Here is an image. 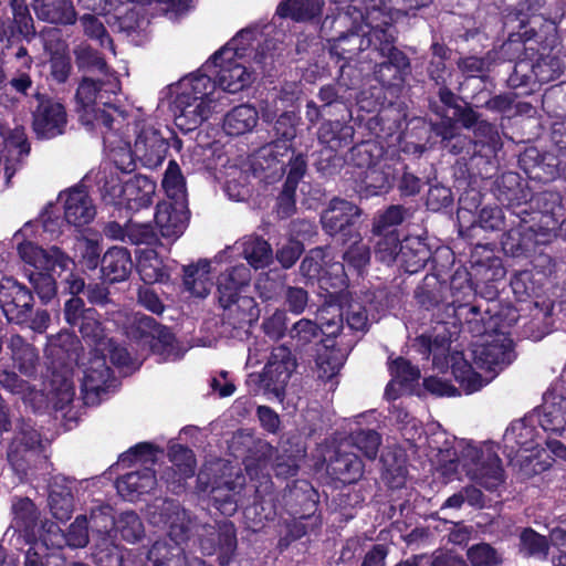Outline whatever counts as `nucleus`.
Returning <instances> with one entry per match:
<instances>
[{"label": "nucleus", "instance_id": "obj_47", "mask_svg": "<svg viewBox=\"0 0 566 566\" xmlns=\"http://www.w3.org/2000/svg\"><path fill=\"white\" fill-rule=\"evenodd\" d=\"M355 129L345 120H325L317 130V138L323 147L338 151L353 144Z\"/></svg>", "mask_w": 566, "mask_h": 566}, {"label": "nucleus", "instance_id": "obj_14", "mask_svg": "<svg viewBox=\"0 0 566 566\" xmlns=\"http://www.w3.org/2000/svg\"><path fill=\"white\" fill-rule=\"evenodd\" d=\"M451 305L454 316L467 327L474 316L481 315L483 304L475 300V280L467 269H458L450 280Z\"/></svg>", "mask_w": 566, "mask_h": 566}, {"label": "nucleus", "instance_id": "obj_27", "mask_svg": "<svg viewBox=\"0 0 566 566\" xmlns=\"http://www.w3.org/2000/svg\"><path fill=\"white\" fill-rule=\"evenodd\" d=\"M114 379L104 357L95 356L84 370L82 392L85 405H98Z\"/></svg>", "mask_w": 566, "mask_h": 566}, {"label": "nucleus", "instance_id": "obj_38", "mask_svg": "<svg viewBox=\"0 0 566 566\" xmlns=\"http://www.w3.org/2000/svg\"><path fill=\"white\" fill-rule=\"evenodd\" d=\"M76 486L74 479L57 474L49 484V506L52 515L60 521L71 517L74 509L73 490Z\"/></svg>", "mask_w": 566, "mask_h": 566}, {"label": "nucleus", "instance_id": "obj_12", "mask_svg": "<svg viewBox=\"0 0 566 566\" xmlns=\"http://www.w3.org/2000/svg\"><path fill=\"white\" fill-rule=\"evenodd\" d=\"M36 106L32 111V127L38 137L51 139L64 134L67 114L64 105L52 97L35 92Z\"/></svg>", "mask_w": 566, "mask_h": 566}, {"label": "nucleus", "instance_id": "obj_23", "mask_svg": "<svg viewBox=\"0 0 566 566\" xmlns=\"http://www.w3.org/2000/svg\"><path fill=\"white\" fill-rule=\"evenodd\" d=\"M533 35H528L522 43L524 56L528 57L536 84H546L557 80L564 70L563 60L553 52L552 48L542 49L532 45Z\"/></svg>", "mask_w": 566, "mask_h": 566}, {"label": "nucleus", "instance_id": "obj_11", "mask_svg": "<svg viewBox=\"0 0 566 566\" xmlns=\"http://www.w3.org/2000/svg\"><path fill=\"white\" fill-rule=\"evenodd\" d=\"M465 458L470 459L473 468L470 470L472 479L488 491H495L504 483V469L502 460L493 443L483 448L469 447Z\"/></svg>", "mask_w": 566, "mask_h": 566}, {"label": "nucleus", "instance_id": "obj_9", "mask_svg": "<svg viewBox=\"0 0 566 566\" xmlns=\"http://www.w3.org/2000/svg\"><path fill=\"white\" fill-rule=\"evenodd\" d=\"M518 318V310L512 303L503 301L490 303L488 307L482 308L481 315L470 319L468 331L475 337L491 335L510 337V328L517 323Z\"/></svg>", "mask_w": 566, "mask_h": 566}, {"label": "nucleus", "instance_id": "obj_28", "mask_svg": "<svg viewBox=\"0 0 566 566\" xmlns=\"http://www.w3.org/2000/svg\"><path fill=\"white\" fill-rule=\"evenodd\" d=\"M559 161L551 154H541L536 148H527L518 158V166L531 181L547 185L558 175Z\"/></svg>", "mask_w": 566, "mask_h": 566}, {"label": "nucleus", "instance_id": "obj_63", "mask_svg": "<svg viewBox=\"0 0 566 566\" xmlns=\"http://www.w3.org/2000/svg\"><path fill=\"white\" fill-rule=\"evenodd\" d=\"M385 147L377 140L368 139L357 143L350 148V163L364 170L376 167L384 157Z\"/></svg>", "mask_w": 566, "mask_h": 566}, {"label": "nucleus", "instance_id": "obj_44", "mask_svg": "<svg viewBox=\"0 0 566 566\" xmlns=\"http://www.w3.org/2000/svg\"><path fill=\"white\" fill-rule=\"evenodd\" d=\"M363 178L356 188L360 197L369 198L387 193L395 182V166L384 165L363 171Z\"/></svg>", "mask_w": 566, "mask_h": 566}, {"label": "nucleus", "instance_id": "obj_6", "mask_svg": "<svg viewBox=\"0 0 566 566\" xmlns=\"http://www.w3.org/2000/svg\"><path fill=\"white\" fill-rule=\"evenodd\" d=\"M322 337L319 324L303 317L289 329L287 347L300 355L315 358L322 368L326 365L331 369V375H335L342 368L343 361L324 354Z\"/></svg>", "mask_w": 566, "mask_h": 566}, {"label": "nucleus", "instance_id": "obj_26", "mask_svg": "<svg viewBox=\"0 0 566 566\" xmlns=\"http://www.w3.org/2000/svg\"><path fill=\"white\" fill-rule=\"evenodd\" d=\"M526 421L525 418L511 422L503 436L504 446L511 450V453L528 452L530 457H537L544 450V438L538 434L533 424Z\"/></svg>", "mask_w": 566, "mask_h": 566}, {"label": "nucleus", "instance_id": "obj_20", "mask_svg": "<svg viewBox=\"0 0 566 566\" xmlns=\"http://www.w3.org/2000/svg\"><path fill=\"white\" fill-rule=\"evenodd\" d=\"M349 242H352L350 245L343 253L344 262L331 263L334 280L332 287L335 292L346 286L348 272L361 275L370 262V247L364 242L360 232L357 238H353Z\"/></svg>", "mask_w": 566, "mask_h": 566}, {"label": "nucleus", "instance_id": "obj_64", "mask_svg": "<svg viewBox=\"0 0 566 566\" xmlns=\"http://www.w3.org/2000/svg\"><path fill=\"white\" fill-rule=\"evenodd\" d=\"M242 255L255 270L263 269L272 261V248L262 237H249L241 242Z\"/></svg>", "mask_w": 566, "mask_h": 566}, {"label": "nucleus", "instance_id": "obj_31", "mask_svg": "<svg viewBox=\"0 0 566 566\" xmlns=\"http://www.w3.org/2000/svg\"><path fill=\"white\" fill-rule=\"evenodd\" d=\"M363 35V60H359L361 65L363 61H378L379 57L391 50V46H396L397 29L391 22L384 21L381 24L370 25L369 30L364 32Z\"/></svg>", "mask_w": 566, "mask_h": 566}, {"label": "nucleus", "instance_id": "obj_58", "mask_svg": "<svg viewBox=\"0 0 566 566\" xmlns=\"http://www.w3.org/2000/svg\"><path fill=\"white\" fill-rule=\"evenodd\" d=\"M137 271L146 284L161 283L169 279V271L153 249L140 250L137 255Z\"/></svg>", "mask_w": 566, "mask_h": 566}, {"label": "nucleus", "instance_id": "obj_3", "mask_svg": "<svg viewBox=\"0 0 566 566\" xmlns=\"http://www.w3.org/2000/svg\"><path fill=\"white\" fill-rule=\"evenodd\" d=\"M297 367L296 358L286 345L273 347L260 374H250L249 382H254L268 396L279 402L285 399L286 386Z\"/></svg>", "mask_w": 566, "mask_h": 566}, {"label": "nucleus", "instance_id": "obj_19", "mask_svg": "<svg viewBox=\"0 0 566 566\" xmlns=\"http://www.w3.org/2000/svg\"><path fill=\"white\" fill-rule=\"evenodd\" d=\"M40 443L39 432L30 423L23 422L8 450L9 463L20 480L27 476L31 463L39 457Z\"/></svg>", "mask_w": 566, "mask_h": 566}, {"label": "nucleus", "instance_id": "obj_48", "mask_svg": "<svg viewBox=\"0 0 566 566\" xmlns=\"http://www.w3.org/2000/svg\"><path fill=\"white\" fill-rule=\"evenodd\" d=\"M157 479L155 472L145 468L142 471L129 472L116 481L117 492L128 501L149 493L155 489Z\"/></svg>", "mask_w": 566, "mask_h": 566}, {"label": "nucleus", "instance_id": "obj_61", "mask_svg": "<svg viewBox=\"0 0 566 566\" xmlns=\"http://www.w3.org/2000/svg\"><path fill=\"white\" fill-rule=\"evenodd\" d=\"M509 76L505 80L506 87L510 90H521V94H531L535 91V78L528 57L521 59L514 64L506 65Z\"/></svg>", "mask_w": 566, "mask_h": 566}, {"label": "nucleus", "instance_id": "obj_60", "mask_svg": "<svg viewBox=\"0 0 566 566\" xmlns=\"http://www.w3.org/2000/svg\"><path fill=\"white\" fill-rule=\"evenodd\" d=\"M549 546V538L539 534L531 526L522 528L518 534L517 551L523 557L545 559L548 556Z\"/></svg>", "mask_w": 566, "mask_h": 566}, {"label": "nucleus", "instance_id": "obj_53", "mask_svg": "<svg viewBox=\"0 0 566 566\" xmlns=\"http://www.w3.org/2000/svg\"><path fill=\"white\" fill-rule=\"evenodd\" d=\"M44 49L51 55L49 64L52 78L57 83L66 82L72 70L66 42L61 39L45 38Z\"/></svg>", "mask_w": 566, "mask_h": 566}, {"label": "nucleus", "instance_id": "obj_43", "mask_svg": "<svg viewBox=\"0 0 566 566\" xmlns=\"http://www.w3.org/2000/svg\"><path fill=\"white\" fill-rule=\"evenodd\" d=\"M187 212L181 205L159 203L155 213V222L161 237L178 239L187 223Z\"/></svg>", "mask_w": 566, "mask_h": 566}, {"label": "nucleus", "instance_id": "obj_40", "mask_svg": "<svg viewBox=\"0 0 566 566\" xmlns=\"http://www.w3.org/2000/svg\"><path fill=\"white\" fill-rule=\"evenodd\" d=\"M531 207L516 210L518 214L522 217V221L527 223L534 232L536 237H538V241L542 245L549 243L554 238L557 237V231H560L562 227V218L564 214H553L549 212L531 210Z\"/></svg>", "mask_w": 566, "mask_h": 566}, {"label": "nucleus", "instance_id": "obj_1", "mask_svg": "<svg viewBox=\"0 0 566 566\" xmlns=\"http://www.w3.org/2000/svg\"><path fill=\"white\" fill-rule=\"evenodd\" d=\"M120 91V83L114 73L94 78L84 76L76 90L75 99L81 123L90 130L98 132L104 142L120 130L125 120L124 112L116 107L111 95Z\"/></svg>", "mask_w": 566, "mask_h": 566}, {"label": "nucleus", "instance_id": "obj_22", "mask_svg": "<svg viewBox=\"0 0 566 566\" xmlns=\"http://www.w3.org/2000/svg\"><path fill=\"white\" fill-rule=\"evenodd\" d=\"M253 501L244 507V515L256 524L273 521L279 514L281 500L274 490V483L269 474H262L258 484L253 485Z\"/></svg>", "mask_w": 566, "mask_h": 566}, {"label": "nucleus", "instance_id": "obj_37", "mask_svg": "<svg viewBox=\"0 0 566 566\" xmlns=\"http://www.w3.org/2000/svg\"><path fill=\"white\" fill-rule=\"evenodd\" d=\"M262 119L266 123L273 122L271 143L277 144L284 151L292 150V143L296 137V128L300 124V116L294 111H285L279 116L276 111L262 107Z\"/></svg>", "mask_w": 566, "mask_h": 566}, {"label": "nucleus", "instance_id": "obj_32", "mask_svg": "<svg viewBox=\"0 0 566 566\" xmlns=\"http://www.w3.org/2000/svg\"><path fill=\"white\" fill-rule=\"evenodd\" d=\"M538 423L545 432L564 437L566 433V397L548 389L538 410Z\"/></svg>", "mask_w": 566, "mask_h": 566}, {"label": "nucleus", "instance_id": "obj_36", "mask_svg": "<svg viewBox=\"0 0 566 566\" xmlns=\"http://www.w3.org/2000/svg\"><path fill=\"white\" fill-rule=\"evenodd\" d=\"M251 279V270L243 263L227 268L214 282L218 291V302H229L232 298L245 295Z\"/></svg>", "mask_w": 566, "mask_h": 566}, {"label": "nucleus", "instance_id": "obj_52", "mask_svg": "<svg viewBox=\"0 0 566 566\" xmlns=\"http://www.w3.org/2000/svg\"><path fill=\"white\" fill-rule=\"evenodd\" d=\"M324 0H282L276 7V15L294 22H307L322 14Z\"/></svg>", "mask_w": 566, "mask_h": 566}, {"label": "nucleus", "instance_id": "obj_25", "mask_svg": "<svg viewBox=\"0 0 566 566\" xmlns=\"http://www.w3.org/2000/svg\"><path fill=\"white\" fill-rule=\"evenodd\" d=\"M232 455L242 459L248 471L251 468L265 464L273 455V447L265 440L253 434L238 431L229 444Z\"/></svg>", "mask_w": 566, "mask_h": 566}, {"label": "nucleus", "instance_id": "obj_18", "mask_svg": "<svg viewBox=\"0 0 566 566\" xmlns=\"http://www.w3.org/2000/svg\"><path fill=\"white\" fill-rule=\"evenodd\" d=\"M30 154L25 132L22 127L2 130L0 134V166L3 168L7 186L11 178L20 170Z\"/></svg>", "mask_w": 566, "mask_h": 566}, {"label": "nucleus", "instance_id": "obj_8", "mask_svg": "<svg viewBox=\"0 0 566 566\" xmlns=\"http://www.w3.org/2000/svg\"><path fill=\"white\" fill-rule=\"evenodd\" d=\"M327 49L331 59L338 66L340 78L348 86H356L354 75L360 71V62L364 48V35L357 31L348 30L339 35L327 38Z\"/></svg>", "mask_w": 566, "mask_h": 566}, {"label": "nucleus", "instance_id": "obj_34", "mask_svg": "<svg viewBox=\"0 0 566 566\" xmlns=\"http://www.w3.org/2000/svg\"><path fill=\"white\" fill-rule=\"evenodd\" d=\"M364 468L363 460L356 453L336 449L327 461L326 473L334 482L348 485L360 480Z\"/></svg>", "mask_w": 566, "mask_h": 566}, {"label": "nucleus", "instance_id": "obj_13", "mask_svg": "<svg viewBox=\"0 0 566 566\" xmlns=\"http://www.w3.org/2000/svg\"><path fill=\"white\" fill-rule=\"evenodd\" d=\"M221 308L219 334L234 337L241 329H248L260 317V308L254 297L242 295L229 302H218Z\"/></svg>", "mask_w": 566, "mask_h": 566}, {"label": "nucleus", "instance_id": "obj_24", "mask_svg": "<svg viewBox=\"0 0 566 566\" xmlns=\"http://www.w3.org/2000/svg\"><path fill=\"white\" fill-rule=\"evenodd\" d=\"M491 340L478 345L473 350V360L478 367L488 370L502 369L514 358V343L507 335H491Z\"/></svg>", "mask_w": 566, "mask_h": 566}, {"label": "nucleus", "instance_id": "obj_54", "mask_svg": "<svg viewBox=\"0 0 566 566\" xmlns=\"http://www.w3.org/2000/svg\"><path fill=\"white\" fill-rule=\"evenodd\" d=\"M156 184L146 176H134L126 181L125 207L129 210L147 208L153 203Z\"/></svg>", "mask_w": 566, "mask_h": 566}, {"label": "nucleus", "instance_id": "obj_7", "mask_svg": "<svg viewBox=\"0 0 566 566\" xmlns=\"http://www.w3.org/2000/svg\"><path fill=\"white\" fill-rule=\"evenodd\" d=\"M361 209L352 201L334 197L321 213L323 230L347 243L359 233Z\"/></svg>", "mask_w": 566, "mask_h": 566}, {"label": "nucleus", "instance_id": "obj_5", "mask_svg": "<svg viewBox=\"0 0 566 566\" xmlns=\"http://www.w3.org/2000/svg\"><path fill=\"white\" fill-rule=\"evenodd\" d=\"M429 109L441 119L436 127L470 130L478 120V111L473 105L449 87L438 88L436 95L429 98Z\"/></svg>", "mask_w": 566, "mask_h": 566}, {"label": "nucleus", "instance_id": "obj_46", "mask_svg": "<svg viewBox=\"0 0 566 566\" xmlns=\"http://www.w3.org/2000/svg\"><path fill=\"white\" fill-rule=\"evenodd\" d=\"M132 269L133 261L130 253L125 248L114 247L108 249L101 261L103 276L111 283L127 280Z\"/></svg>", "mask_w": 566, "mask_h": 566}, {"label": "nucleus", "instance_id": "obj_62", "mask_svg": "<svg viewBox=\"0 0 566 566\" xmlns=\"http://www.w3.org/2000/svg\"><path fill=\"white\" fill-rule=\"evenodd\" d=\"M426 185L427 181L411 171L410 167L406 163L398 161L395 165L394 186H396L401 199H413L420 195Z\"/></svg>", "mask_w": 566, "mask_h": 566}, {"label": "nucleus", "instance_id": "obj_56", "mask_svg": "<svg viewBox=\"0 0 566 566\" xmlns=\"http://www.w3.org/2000/svg\"><path fill=\"white\" fill-rule=\"evenodd\" d=\"M144 566H188V562L181 546L157 541L148 549Z\"/></svg>", "mask_w": 566, "mask_h": 566}, {"label": "nucleus", "instance_id": "obj_29", "mask_svg": "<svg viewBox=\"0 0 566 566\" xmlns=\"http://www.w3.org/2000/svg\"><path fill=\"white\" fill-rule=\"evenodd\" d=\"M60 198L63 200L64 219L69 224L80 228L94 220L96 207L84 188H71L62 192Z\"/></svg>", "mask_w": 566, "mask_h": 566}, {"label": "nucleus", "instance_id": "obj_35", "mask_svg": "<svg viewBox=\"0 0 566 566\" xmlns=\"http://www.w3.org/2000/svg\"><path fill=\"white\" fill-rule=\"evenodd\" d=\"M6 346L13 367L24 377H35L40 365L36 347L19 334H11Z\"/></svg>", "mask_w": 566, "mask_h": 566}, {"label": "nucleus", "instance_id": "obj_42", "mask_svg": "<svg viewBox=\"0 0 566 566\" xmlns=\"http://www.w3.org/2000/svg\"><path fill=\"white\" fill-rule=\"evenodd\" d=\"M432 258L430 247L420 237H406L397 260L405 272L413 274L423 270Z\"/></svg>", "mask_w": 566, "mask_h": 566}, {"label": "nucleus", "instance_id": "obj_59", "mask_svg": "<svg viewBox=\"0 0 566 566\" xmlns=\"http://www.w3.org/2000/svg\"><path fill=\"white\" fill-rule=\"evenodd\" d=\"M169 459L176 469L171 468L166 474L167 482L180 483L193 475L196 460L190 449L181 444H174L169 449Z\"/></svg>", "mask_w": 566, "mask_h": 566}, {"label": "nucleus", "instance_id": "obj_10", "mask_svg": "<svg viewBox=\"0 0 566 566\" xmlns=\"http://www.w3.org/2000/svg\"><path fill=\"white\" fill-rule=\"evenodd\" d=\"M319 494L307 480H295L287 484L281 494V509L290 517L316 522L322 520Z\"/></svg>", "mask_w": 566, "mask_h": 566}, {"label": "nucleus", "instance_id": "obj_51", "mask_svg": "<svg viewBox=\"0 0 566 566\" xmlns=\"http://www.w3.org/2000/svg\"><path fill=\"white\" fill-rule=\"evenodd\" d=\"M451 373L460 388L471 395L481 390L488 381L475 371L472 365L464 359L462 352H454L450 356Z\"/></svg>", "mask_w": 566, "mask_h": 566}, {"label": "nucleus", "instance_id": "obj_49", "mask_svg": "<svg viewBox=\"0 0 566 566\" xmlns=\"http://www.w3.org/2000/svg\"><path fill=\"white\" fill-rule=\"evenodd\" d=\"M287 151L282 150L275 143H268L260 147L251 158V170L254 177L260 179H269L272 172L280 169L282 170L284 164L281 158L286 156Z\"/></svg>", "mask_w": 566, "mask_h": 566}, {"label": "nucleus", "instance_id": "obj_17", "mask_svg": "<svg viewBox=\"0 0 566 566\" xmlns=\"http://www.w3.org/2000/svg\"><path fill=\"white\" fill-rule=\"evenodd\" d=\"M133 154L145 167L160 166L168 151L166 138L154 126L142 122L135 125Z\"/></svg>", "mask_w": 566, "mask_h": 566}, {"label": "nucleus", "instance_id": "obj_4", "mask_svg": "<svg viewBox=\"0 0 566 566\" xmlns=\"http://www.w3.org/2000/svg\"><path fill=\"white\" fill-rule=\"evenodd\" d=\"M356 74L353 76L356 86H360L366 77L373 75L384 88L400 90L411 74V62L402 50L391 46L378 61H363V66Z\"/></svg>", "mask_w": 566, "mask_h": 566}, {"label": "nucleus", "instance_id": "obj_33", "mask_svg": "<svg viewBox=\"0 0 566 566\" xmlns=\"http://www.w3.org/2000/svg\"><path fill=\"white\" fill-rule=\"evenodd\" d=\"M241 59L224 56L219 60L214 67H219L217 72V81L224 92L238 93L249 87L254 80V73L245 66Z\"/></svg>", "mask_w": 566, "mask_h": 566}, {"label": "nucleus", "instance_id": "obj_39", "mask_svg": "<svg viewBox=\"0 0 566 566\" xmlns=\"http://www.w3.org/2000/svg\"><path fill=\"white\" fill-rule=\"evenodd\" d=\"M326 249H311L300 265L301 274L308 281H316L321 289L329 291L334 283L331 263H327Z\"/></svg>", "mask_w": 566, "mask_h": 566}, {"label": "nucleus", "instance_id": "obj_21", "mask_svg": "<svg viewBox=\"0 0 566 566\" xmlns=\"http://www.w3.org/2000/svg\"><path fill=\"white\" fill-rule=\"evenodd\" d=\"M150 523L158 527L167 528V535L174 543L179 545L187 542L190 533V520L186 511L174 501H163L155 506L149 515Z\"/></svg>", "mask_w": 566, "mask_h": 566}, {"label": "nucleus", "instance_id": "obj_55", "mask_svg": "<svg viewBox=\"0 0 566 566\" xmlns=\"http://www.w3.org/2000/svg\"><path fill=\"white\" fill-rule=\"evenodd\" d=\"M12 526L23 532L28 539H35L39 511L29 497L14 499L12 502Z\"/></svg>", "mask_w": 566, "mask_h": 566}, {"label": "nucleus", "instance_id": "obj_2", "mask_svg": "<svg viewBox=\"0 0 566 566\" xmlns=\"http://www.w3.org/2000/svg\"><path fill=\"white\" fill-rule=\"evenodd\" d=\"M170 111L181 130H195L211 116L212 82L201 70L170 86Z\"/></svg>", "mask_w": 566, "mask_h": 566}, {"label": "nucleus", "instance_id": "obj_16", "mask_svg": "<svg viewBox=\"0 0 566 566\" xmlns=\"http://www.w3.org/2000/svg\"><path fill=\"white\" fill-rule=\"evenodd\" d=\"M0 306L8 322L23 325L32 312L33 295L27 286L14 279L4 277L0 286Z\"/></svg>", "mask_w": 566, "mask_h": 566}, {"label": "nucleus", "instance_id": "obj_57", "mask_svg": "<svg viewBox=\"0 0 566 566\" xmlns=\"http://www.w3.org/2000/svg\"><path fill=\"white\" fill-rule=\"evenodd\" d=\"M39 19L54 24H73L76 12L71 0H44L34 4Z\"/></svg>", "mask_w": 566, "mask_h": 566}, {"label": "nucleus", "instance_id": "obj_41", "mask_svg": "<svg viewBox=\"0 0 566 566\" xmlns=\"http://www.w3.org/2000/svg\"><path fill=\"white\" fill-rule=\"evenodd\" d=\"M182 287L193 297L206 298L212 287L210 261L203 259L182 265Z\"/></svg>", "mask_w": 566, "mask_h": 566}, {"label": "nucleus", "instance_id": "obj_45", "mask_svg": "<svg viewBox=\"0 0 566 566\" xmlns=\"http://www.w3.org/2000/svg\"><path fill=\"white\" fill-rule=\"evenodd\" d=\"M405 114L395 105L381 107L367 119V128L378 139H387L401 130Z\"/></svg>", "mask_w": 566, "mask_h": 566}, {"label": "nucleus", "instance_id": "obj_15", "mask_svg": "<svg viewBox=\"0 0 566 566\" xmlns=\"http://www.w3.org/2000/svg\"><path fill=\"white\" fill-rule=\"evenodd\" d=\"M510 226L502 234L501 245L504 254L511 258L528 259L536 253L541 244L534 230L522 221L515 210H509Z\"/></svg>", "mask_w": 566, "mask_h": 566}, {"label": "nucleus", "instance_id": "obj_50", "mask_svg": "<svg viewBox=\"0 0 566 566\" xmlns=\"http://www.w3.org/2000/svg\"><path fill=\"white\" fill-rule=\"evenodd\" d=\"M259 122V112L250 104H240L223 117L222 128L229 136H240L253 130Z\"/></svg>", "mask_w": 566, "mask_h": 566}, {"label": "nucleus", "instance_id": "obj_30", "mask_svg": "<svg viewBox=\"0 0 566 566\" xmlns=\"http://www.w3.org/2000/svg\"><path fill=\"white\" fill-rule=\"evenodd\" d=\"M495 197L509 210H518L528 206L531 189L520 174L503 172L495 180Z\"/></svg>", "mask_w": 566, "mask_h": 566}]
</instances>
